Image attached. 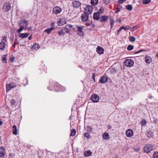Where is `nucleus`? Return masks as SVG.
<instances>
[{"mask_svg":"<svg viewBox=\"0 0 158 158\" xmlns=\"http://www.w3.org/2000/svg\"><path fill=\"white\" fill-rule=\"evenodd\" d=\"M11 8V5L10 2H6L3 6L2 9L3 11L7 12Z\"/></svg>","mask_w":158,"mask_h":158,"instance_id":"f257e3e1","label":"nucleus"},{"mask_svg":"<svg viewBox=\"0 0 158 158\" xmlns=\"http://www.w3.org/2000/svg\"><path fill=\"white\" fill-rule=\"evenodd\" d=\"M125 65L128 67H131L133 66L134 62L132 60L127 59L124 62Z\"/></svg>","mask_w":158,"mask_h":158,"instance_id":"f03ea898","label":"nucleus"},{"mask_svg":"<svg viewBox=\"0 0 158 158\" xmlns=\"http://www.w3.org/2000/svg\"><path fill=\"white\" fill-rule=\"evenodd\" d=\"M152 146L150 144H147L144 148V151L147 153H148L152 150Z\"/></svg>","mask_w":158,"mask_h":158,"instance_id":"7ed1b4c3","label":"nucleus"},{"mask_svg":"<svg viewBox=\"0 0 158 158\" xmlns=\"http://www.w3.org/2000/svg\"><path fill=\"white\" fill-rule=\"evenodd\" d=\"M89 14L86 13L85 12L82 14L81 16V19L82 21L83 22H86L88 20L89 15Z\"/></svg>","mask_w":158,"mask_h":158,"instance_id":"20e7f679","label":"nucleus"},{"mask_svg":"<svg viewBox=\"0 0 158 158\" xmlns=\"http://www.w3.org/2000/svg\"><path fill=\"white\" fill-rule=\"evenodd\" d=\"M82 27H81L77 25L76 26V28L77 29V34L81 36H83L84 34V32L83 31Z\"/></svg>","mask_w":158,"mask_h":158,"instance_id":"39448f33","label":"nucleus"},{"mask_svg":"<svg viewBox=\"0 0 158 158\" xmlns=\"http://www.w3.org/2000/svg\"><path fill=\"white\" fill-rule=\"evenodd\" d=\"M90 99L93 102H97L99 100V97L97 95L94 94L92 95L90 97Z\"/></svg>","mask_w":158,"mask_h":158,"instance_id":"423d86ee","label":"nucleus"},{"mask_svg":"<svg viewBox=\"0 0 158 158\" xmlns=\"http://www.w3.org/2000/svg\"><path fill=\"white\" fill-rule=\"evenodd\" d=\"M93 10V8L91 6H88L85 9V11L89 14H91Z\"/></svg>","mask_w":158,"mask_h":158,"instance_id":"0eeeda50","label":"nucleus"},{"mask_svg":"<svg viewBox=\"0 0 158 158\" xmlns=\"http://www.w3.org/2000/svg\"><path fill=\"white\" fill-rule=\"evenodd\" d=\"M62 11V9L59 6H56L53 10V12L56 15L60 13Z\"/></svg>","mask_w":158,"mask_h":158,"instance_id":"6e6552de","label":"nucleus"},{"mask_svg":"<svg viewBox=\"0 0 158 158\" xmlns=\"http://www.w3.org/2000/svg\"><path fill=\"white\" fill-rule=\"evenodd\" d=\"M126 135L127 137H130L133 135V132L132 130L131 129H128L126 132Z\"/></svg>","mask_w":158,"mask_h":158,"instance_id":"1a4fd4ad","label":"nucleus"},{"mask_svg":"<svg viewBox=\"0 0 158 158\" xmlns=\"http://www.w3.org/2000/svg\"><path fill=\"white\" fill-rule=\"evenodd\" d=\"M6 153L5 152V149L3 147L0 148V157H4Z\"/></svg>","mask_w":158,"mask_h":158,"instance_id":"9d476101","label":"nucleus"},{"mask_svg":"<svg viewBox=\"0 0 158 158\" xmlns=\"http://www.w3.org/2000/svg\"><path fill=\"white\" fill-rule=\"evenodd\" d=\"M108 80V77L105 76H102L99 80V82L102 83H104L106 82Z\"/></svg>","mask_w":158,"mask_h":158,"instance_id":"9b49d317","label":"nucleus"},{"mask_svg":"<svg viewBox=\"0 0 158 158\" xmlns=\"http://www.w3.org/2000/svg\"><path fill=\"white\" fill-rule=\"evenodd\" d=\"M81 3L79 1H74L73 2V6L74 8H77L81 5Z\"/></svg>","mask_w":158,"mask_h":158,"instance_id":"f8f14e48","label":"nucleus"},{"mask_svg":"<svg viewBox=\"0 0 158 158\" xmlns=\"http://www.w3.org/2000/svg\"><path fill=\"white\" fill-rule=\"evenodd\" d=\"M104 51V49L100 46H98L97 48V52L99 54H103Z\"/></svg>","mask_w":158,"mask_h":158,"instance_id":"ddd939ff","label":"nucleus"},{"mask_svg":"<svg viewBox=\"0 0 158 158\" xmlns=\"http://www.w3.org/2000/svg\"><path fill=\"white\" fill-rule=\"evenodd\" d=\"M145 61L148 64H150L152 62V58L151 57L149 56H145Z\"/></svg>","mask_w":158,"mask_h":158,"instance_id":"4468645a","label":"nucleus"},{"mask_svg":"<svg viewBox=\"0 0 158 158\" xmlns=\"http://www.w3.org/2000/svg\"><path fill=\"white\" fill-rule=\"evenodd\" d=\"M108 19V17L106 15H103L100 18L99 20L101 22H105Z\"/></svg>","mask_w":158,"mask_h":158,"instance_id":"2eb2a0df","label":"nucleus"},{"mask_svg":"<svg viewBox=\"0 0 158 158\" xmlns=\"http://www.w3.org/2000/svg\"><path fill=\"white\" fill-rule=\"evenodd\" d=\"M100 14L98 12L94 13L93 15V18L94 20H98L100 19Z\"/></svg>","mask_w":158,"mask_h":158,"instance_id":"dca6fc26","label":"nucleus"},{"mask_svg":"<svg viewBox=\"0 0 158 158\" xmlns=\"http://www.w3.org/2000/svg\"><path fill=\"white\" fill-rule=\"evenodd\" d=\"M14 87V85L12 84H8L6 85V90L9 91Z\"/></svg>","mask_w":158,"mask_h":158,"instance_id":"f3484780","label":"nucleus"},{"mask_svg":"<svg viewBox=\"0 0 158 158\" xmlns=\"http://www.w3.org/2000/svg\"><path fill=\"white\" fill-rule=\"evenodd\" d=\"M103 138L105 140H108L109 139V133L107 132H105L102 135Z\"/></svg>","mask_w":158,"mask_h":158,"instance_id":"a211bd4d","label":"nucleus"},{"mask_svg":"<svg viewBox=\"0 0 158 158\" xmlns=\"http://www.w3.org/2000/svg\"><path fill=\"white\" fill-rule=\"evenodd\" d=\"M6 44L5 42L2 41L0 43V50H3L5 48Z\"/></svg>","mask_w":158,"mask_h":158,"instance_id":"6ab92c4d","label":"nucleus"},{"mask_svg":"<svg viewBox=\"0 0 158 158\" xmlns=\"http://www.w3.org/2000/svg\"><path fill=\"white\" fill-rule=\"evenodd\" d=\"M29 34V33H20L19 36L22 38H26L27 37Z\"/></svg>","mask_w":158,"mask_h":158,"instance_id":"aec40b11","label":"nucleus"},{"mask_svg":"<svg viewBox=\"0 0 158 158\" xmlns=\"http://www.w3.org/2000/svg\"><path fill=\"white\" fill-rule=\"evenodd\" d=\"M13 133L15 135L17 134V129L16 126L14 125L13 126Z\"/></svg>","mask_w":158,"mask_h":158,"instance_id":"412c9836","label":"nucleus"},{"mask_svg":"<svg viewBox=\"0 0 158 158\" xmlns=\"http://www.w3.org/2000/svg\"><path fill=\"white\" fill-rule=\"evenodd\" d=\"M21 23H20L19 24V25L20 27V28L18 30V31H17L18 33H19L24 28L23 26L21 25Z\"/></svg>","mask_w":158,"mask_h":158,"instance_id":"4be33fe9","label":"nucleus"},{"mask_svg":"<svg viewBox=\"0 0 158 158\" xmlns=\"http://www.w3.org/2000/svg\"><path fill=\"white\" fill-rule=\"evenodd\" d=\"M62 30L64 32V34L65 33H69V31L68 29V28L66 27V26Z\"/></svg>","mask_w":158,"mask_h":158,"instance_id":"5701e85b","label":"nucleus"},{"mask_svg":"<svg viewBox=\"0 0 158 158\" xmlns=\"http://www.w3.org/2000/svg\"><path fill=\"white\" fill-rule=\"evenodd\" d=\"M98 0H91V4L92 5L96 6L98 3Z\"/></svg>","mask_w":158,"mask_h":158,"instance_id":"b1692460","label":"nucleus"},{"mask_svg":"<svg viewBox=\"0 0 158 158\" xmlns=\"http://www.w3.org/2000/svg\"><path fill=\"white\" fill-rule=\"evenodd\" d=\"M39 47V45L37 44H35L33 45L32 47L31 48L32 49L35 50L37 48H38Z\"/></svg>","mask_w":158,"mask_h":158,"instance_id":"393cba45","label":"nucleus"},{"mask_svg":"<svg viewBox=\"0 0 158 158\" xmlns=\"http://www.w3.org/2000/svg\"><path fill=\"white\" fill-rule=\"evenodd\" d=\"M54 27H51L46 29L44 31L47 33L48 34H49L51 31L54 29Z\"/></svg>","mask_w":158,"mask_h":158,"instance_id":"a878e982","label":"nucleus"},{"mask_svg":"<svg viewBox=\"0 0 158 158\" xmlns=\"http://www.w3.org/2000/svg\"><path fill=\"white\" fill-rule=\"evenodd\" d=\"M92 153L90 151L85 152L84 153L85 156H90Z\"/></svg>","mask_w":158,"mask_h":158,"instance_id":"bb28decb","label":"nucleus"},{"mask_svg":"<svg viewBox=\"0 0 158 158\" xmlns=\"http://www.w3.org/2000/svg\"><path fill=\"white\" fill-rule=\"evenodd\" d=\"M63 20H64V19H60L58 21L57 23L58 26H60L63 25L64 24H65L64 22L63 21Z\"/></svg>","mask_w":158,"mask_h":158,"instance_id":"cd10ccee","label":"nucleus"},{"mask_svg":"<svg viewBox=\"0 0 158 158\" xmlns=\"http://www.w3.org/2000/svg\"><path fill=\"white\" fill-rule=\"evenodd\" d=\"M126 8L128 10L131 11L132 10L133 7L131 5H128L126 6Z\"/></svg>","mask_w":158,"mask_h":158,"instance_id":"c85d7f7f","label":"nucleus"},{"mask_svg":"<svg viewBox=\"0 0 158 158\" xmlns=\"http://www.w3.org/2000/svg\"><path fill=\"white\" fill-rule=\"evenodd\" d=\"M110 24L111 26V29H112L113 27L114 23V20L112 19H110Z\"/></svg>","mask_w":158,"mask_h":158,"instance_id":"c756f323","label":"nucleus"},{"mask_svg":"<svg viewBox=\"0 0 158 158\" xmlns=\"http://www.w3.org/2000/svg\"><path fill=\"white\" fill-rule=\"evenodd\" d=\"M76 130L75 129H73L71 131L70 136H74L76 133Z\"/></svg>","mask_w":158,"mask_h":158,"instance_id":"7c9ffc66","label":"nucleus"},{"mask_svg":"<svg viewBox=\"0 0 158 158\" xmlns=\"http://www.w3.org/2000/svg\"><path fill=\"white\" fill-rule=\"evenodd\" d=\"M130 28V26L129 25L126 26L125 27L122 26L121 27V29H124L125 31L129 30Z\"/></svg>","mask_w":158,"mask_h":158,"instance_id":"2f4dec72","label":"nucleus"},{"mask_svg":"<svg viewBox=\"0 0 158 158\" xmlns=\"http://www.w3.org/2000/svg\"><path fill=\"white\" fill-rule=\"evenodd\" d=\"M21 23H23V25H25V26L27 27L28 23L27 20H23L22 21Z\"/></svg>","mask_w":158,"mask_h":158,"instance_id":"473e14b6","label":"nucleus"},{"mask_svg":"<svg viewBox=\"0 0 158 158\" xmlns=\"http://www.w3.org/2000/svg\"><path fill=\"white\" fill-rule=\"evenodd\" d=\"M6 56L7 55H4L3 56L2 58V60L3 63H6Z\"/></svg>","mask_w":158,"mask_h":158,"instance_id":"72a5a7b5","label":"nucleus"},{"mask_svg":"<svg viewBox=\"0 0 158 158\" xmlns=\"http://www.w3.org/2000/svg\"><path fill=\"white\" fill-rule=\"evenodd\" d=\"M146 135L148 137L150 138L152 137L153 135V133L151 132L148 131Z\"/></svg>","mask_w":158,"mask_h":158,"instance_id":"f704fd0d","label":"nucleus"},{"mask_svg":"<svg viewBox=\"0 0 158 158\" xmlns=\"http://www.w3.org/2000/svg\"><path fill=\"white\" fill-rule=\"evenodd\" d=\"M104 11V8L103 6H101L98 12L99 14H101L103 13Z\"/></svg>","mask_w":158,"mask_h":158,"instance_id":"c9c22d12","label":"nucleus"},{"mask_svg":"<svg viewBox=\"0 0 158 158\" xmlns=\"http://www.w3.org/2000/svg\"><path fill=\"white\" fill-rule=\"evenodd\" d=\"M134 47L132 45H129L127 48V49L128 50L131 51L133 49Z\"/></svg>","mask_w":158,"mask_h":158,"instance_id":"e433bc0d","label":"nucleus"},{"mask_svg":"<svg viewBox=\"0 0 158 158\" xmlns=\"http://www.w3.org/2000/svg\"><path fill=\"white\" fill-rule=\"evenodd\" d=\"M147 123V121L144 119H143L141 122L142 126H145Z\"/></svg>","mask_w":158,"mask_h":158,"instance_id":"4c0bfd02","label":"nucleus"},{"mask_svg":"<svg viewBox=\"0 0 158 158\" xmlns=\"http://www.w3.org/2000/svg\"><path fill=\"white\" fill-rule=\"evenodd\" d=\"M135 40V38L133 36H130L129 37V40L131 42H134Z\"/></svg>","mask_w":158,"mask_h":158,"instance_id":"58836bf2","label":"nucleus"},{"mask_svg":"<svg viewBox=\"0 0 158 158\" xmlns=\"http://www.w3.org/2000/svg\"><path fill=\"white\" fill-rule=\"evenodd\" d=\"M85 137L87 138L88 139H89L91 138V136H90L89 134L88 133H85L84 134V135Z\"/></svg>","mask_w":158,"mask_h":158,"instance_id":"ea45409f","label":"nucleus"},{"mask_svg":"<svg viewBox=\"0 0 158 158\" xmlns=\"http://www.w3.org/2000/svg\"><path fill=\"white\" fill-rule=\"evenodd\" d=\"M151 0H143L142 3L143 4H147L150 2Z\"/></svg>","mask_w":158,"mask_h":158,"instance_id":"a19ab883","label":"nucleus"},{"mask_svg":"<svg viewBox=\"0 0 158 158\" xmlns=\"http://www.w3.org/2000/svg\"><path fill=\"white\" fill-rule=\"evenodd\" d=\"M87 131L88 132H91L92 131V128L90 126H87L86 127Z\"/></svg>","mask_w":158,"mask_h":158,"instance_id":"79ce46f5","label":"nucleus"},{"mask_svg":"<svg viewBox=\"0 0 158 158\" xmlns=\"http://www.w3.org/2000/svg\"><path fill=\"white\" fill-rule=\"evenodd\" d=\"M153 158H158V152H155L153 155Z\"/></svg>","mask_w":158,"mask_h":158,"instance_id":"37998d69","label":"nucleus"},{"mask_svg":"<svg viewBox=\"0 0 158 158\" xmlns=\"http://www.w3.org/2000/svg\"><path fill=\"white\" fill-rule=\"evenodd\" d=\"M58 34L59 35H64L65 34L64 33V32L62 30L61 31H58Z\"/></svg>","mask_w":158,"mask_h":158,"instance_id":"c03bdc74","label":"nucleus"},{"mask_svg":"<svg viewBox=\"0 0 158 158\" xmlns=\"http://www.w3.org/2000/svg\"><path fill=\"white\" fill-rule=\"evenodd\" d=\"M138 28V27L136 26H135L133 27H132L131 29V31H134V30L137 29Z\"/></svg>","mask_w":158,"mask_h":158,"instance_id":"a18cd8bd","label":"nucleus"},{"mask_svg":"<svg viewBox=\"0 0 158 158\" xmlns=\"http://www.w3.org/2000/svg\"><path fill=\"white\" fill-rule=\"evenodd\" d=\"M9 158H14L15 155L14 154L10 153L9 154Z\"/></svg>","mask_w":158,"mask_h":158,"instance_id":"49530a36","label":"nucleus"},{"mask_svg":"<svg viewBox=\"0 0 158 158\" xmlns=\"http://www.w3.org/2000/svg\"><path fill=\"white\" fill-rule=\"evenodd\" d=\"M124 2V1H123V0H119V1H118L117 3L118 4H120L123 3Z\"/></svg>","mask_w":158,"mask_h":158,"instance_id":"de8ad7c7","label":"nucleus"},{"mask_svg":"<svg viewBox=\"0 0 158 158\" xmlns=\"http://www.w3.org/2000/svg\"><path fill=\"white\" fill-rule=\"evenodd\" d=\"M124 2V1H123V0H119V1H118L117 3L118 4H120L123 3Z\"/></svg>","mask_w":158,"mask_h":158,"instance_id":"09e8293b","label":"nucleus"},{"mask_svg":"<svg viewBox=\"0 0 158 158\" xmlns=\"http://www.w3.org/2000/svg\"><path fill=\"white\" fill-rule=\"evenodd\" d=\"M15 100H12L11 101V105H13V106L15 105Z\"/></svg>","mask_w":158,"mask_h":158,"instance_id":"8fccbe9b","label":"nucleus"},{"mask_svg":"<svg viewBox=\"0 0 158 158\" xmlns=\"http://www.w3.org/2000/svg\"><path fill=\"white\" fill-rule=\"evenodd\" d=\"M66 27H67L68 28H72L73 27V26L72 25L70 24H67L66 25Z\"/></svg>","mask_w":158,"mask_h":158,"instance_id":"3c124183","label":"nucleus"},{"mask_svg":"<svg viewBox=\"0 0 158 158\" xmlns=\"http://www.w3.org/2000/svg\"><path fill=\"white\" fill-rule=\"evenodd\" d=\"M104 3L106 5H107L109 3V0H104L103 1Z\"/></svg>","mask_w":158,"mask_h":158,"instance_id":"603ef678","label":"nucleus"},{"mask_svg":"<svg viewBox=\"0 0 158 158\" xmlns=\"http://www.w3.org/2000/svg\"><path fill=\"white\" fill-rule=\"evenodd\" d=\"M145 50H143V49H140V50H139V51L135 52V54H137V53H139L140 52H143Z\"/></svg>","mask_w":158,"mask_h":158,"instance_id":"864d4df0","label":"nucleus"},{"mask_svg":"<svg viewBox=\"0 0 158 158\" xmlns=\"http://www.w3.org/2000/svg\"><path fill=\"white\" fill-rule=\"evenodd\" d=\"M120 11V8H117L116 10L115 11V13H117L118 12H119Z\"/></svg>","mask_w":158,"mask_h":158,"instance_id":"5fc2aeb1","label":"nucleus"},{"mask_svg":"<svg viewBox=\"0 0 158 158\" xmlns=\"http://www.w3.org/2000/svg\"><path fill=\"white\" fill-rule=\"evenodd\" d=\"M14 60H15V59H14V57L11 58L10 60V61L11 62H14Z\"/></svg>","mask_w":158,"mask_h":158,"instance_id":"6e6d98bb","label":"nucleus"},{"mask_svg":"<svg viewBox=\"0 0 158 158\" xmlns=\"http://www.w3.org/2000/svg\"><path fill=\"white\" fill-rule=\"evenodd\" d=\"M7 37L5 36H4V37H3L2 38V40H4V41H6V42H7V41L6 40V38Z\"/></svg>","mask_w":158,"mask_h":158,"instance_id":"4d7b16f0","label":"nucleus"},{"mask_svg":"<svg viewBox=\"0 0 158 158\" xmlns=\"http://www.w3.org/2000/svg\"><path fill=\"white\" fill-rule=\"evenodd\" d=\"M60 90L61 91H64L65 90V89L63 88V89H62L61 88H62V86H60Z\"/></svg>","mask_w":158,"mask_h":158,"instance_id":"13d9d810","label":"nucleus"},{"mask_svg":"<svg viewBox=\"0 0 158 158\" xmlns=\"http://www.w3.org/2000/svg\"><path fill=\"white\" fill-rule=\"evenodd\" d=\"M18 42L17 39H15V42H14L15 44H18Z\"/></svg>","mask_w":158,"mask_h":158,"instance_id":"bf43d9fd","label":"nucleus"},{"mask_svg":"<svg viewBox=\"0 0 158 158\" xmlns=\"http://www.w3.org/2000/svg\"><path fill=\"white\" fill-rule=\"evenodd\" d=\"M122 29H121V27L119 29L117 32V34H119V32H120L121 30Z\"/></svg>","mask_w":158,"mask_h":158,"instance_id":"052dcab7","label":"nucleus"},{"mask_svg":"<svg viewBox=\"0 0 158 158\" xmlns=\"http://www.w3.org/2000/svg\"><path fill=\"white\" fill-rule=\"evenodd\" d=\"M10 40L11 41H13L14 40V37L12 36V37H11L10 38Z\"/></svg>","mask_w":158,"mask_h":158,"instance_id":"680f3d73","label":"nucleus"},{"mask_svg":"<svg viewBox=\"0 0 158 158\" xmlns=\"http://www.w3.org/2000/svg\"><path fill=\"white\" fill-rule=\"evenodd\" d=\"M157 122V121L156 119H154V120L153 121V122L155 124H156Z\"/></svg>","mask_w":158,"mask_h":158,"instance_id":"e2e57ef3","label":"nucleus"},{"mask_svg":"<svg viewBox=\"0 0 158 158\" xmlns=\"http://www.w3.org/2000/svg\"><path fill=\"white\" fill-rule=\"evenodd\" d=\"M107 127L108 129H111L112 128V126L110 125L107 126Z\"/></svg>","mask_w":158,"mask_h":158,"instance_id":"0e129e2a","label":"nucleus"},{"mask_svg":"<svg viewBox=\"0 0 158 158\" xmlns=\"http://www.w3.org/2000/svg\"><path fill=\"white\" fill-rule=\"evenodd\" d=\"M92 78L93 79L94 81H95V74L94 73H93V75L92 77Z\"/></svg>","mask_w":158,"mask_h":158,"instance_id":"69168bd1","label":"nucleus"},{"mask_svg":"<svg viewBox=\"0 0 158 158\" xmlns=\"http://www.w3.org/2000/svg\"><path fill=\"white\" fill-rule=\"evenodd\" d=\"M28 39L29 40H30L31 39H32V36H31V35L30 36L28 37Z\"/></svg>","mask_w":158,"mask_h":158,"instance_id":"338daca9","label":"nucleus"},{"mask_svg":"<svg viewBox=\"0 0 158 158\" xmlns=\"http://www.w3.org/2000/svg\"><path fill=\"white\" fill-rule=\"evenodd\" d=\"M31 30V27H29V28H28V29H27V30L28 31H30Z\"/></svg>","mask_w":158,"mask_h":158,"instance_id":"774afa93","label":"nucleus"}]
</instances>
